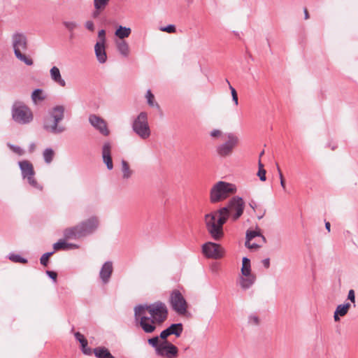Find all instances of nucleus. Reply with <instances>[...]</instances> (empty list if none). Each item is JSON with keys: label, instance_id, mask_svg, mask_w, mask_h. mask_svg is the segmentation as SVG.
I'll list each match as a JSON object with an SVG mask.
<instances>
[{"label": "nucleus", "instance_id": "10", "mask_svg": "<svg viewBox=\"0 0 358 358\" xmlns=\"http://www.w3.org/2000/svg\"><path fill=\"white\" fill-rule=\"evenodd\" d=\"M225 142L216 148L218 155L222 157L230 155L238 143V138L233 133L224 134Z\"/></svg>", "mask_w": 358, "mask_h": 358}, {"label": "nucleus", "instance_id": "23", "mask_svg": "<svg viewBox=\"0 0 358 358\" xmlns=\"http://www.w3.org/2000/svg\"><path fill=\"white\" fill-rule=\"evenodd\" d=\"M96 358H114L109 350L105 347H97L93 350Z\"/></svg>", "mask_w": 358, "mask_h": 358}, {"label": "nucleus", "instance_id": "19", "mask_svg": "<svg viewBox=\"0 0 358 358\" xmlns=\"http://www.w3.org/2000/svg\"><path fill=\"white\" fill-rule=\"evenodd\" d=\"M51 79L61 87L66 86L65 80L62 78L60 71L58 67L53 66L50 70Z\"/></svg>", "mask_w": 358, "mask_h": 358}, {"label": "nucleus", "instance_id": "53", "mask_svg": "<svg viewBox=\"0 0 358 358\" xmlns=\"http://www.w3.org/2000/svg\"><path fill=\"white\" fill-rule=\"evenodd\" d=\"M277 169H278V174H279V178H280V180H284V178H283V175L281 172V170L280 169L279 166H277Z\"/></svg>", "mask_w": 358, "mask_h": 358}, {"label": "nucleus", "instance_id": "37", "mask_svg": "<svg viewBox=\"0 0 358 358\" xmlns=\"http://www.w3.org/2000/svg\"><path fill=\"white\" fill-rule=\"evenodd\" d=\"M260 323L259 317L255 314H251L248 317V324L250 325L258 326Z\"/></svg>", "mask_w": 358, "mask_h": 358}, {"label": "nucleus", "instance_id": "43", "mask_svg": "<svg viewBox=\"0 0 358 358\" xmlns=\"http://www.w3.org/2000/svg\"><path fill=\"white\" fill-rule=\"evenodd\" d=\"M96 43H106V31L101 29L98 33V41Z\"/></svg>", "mask_w": 358, "mask_h": 358}, {"label": "nucleus", "instance_id": "11", "mask_svg": "<svg viewBox=\"0 0 358 358\" xmlns=\"http://www.w3.org/2000/svg\"><path fill=\"white\" fill-rule=\"evenodd\" d=\"M169 301L172 309L178 315H185L186 313L187 304L180 291L177 289L173 290L171 294Z\"/></svg>", "mask_w": 358, "mask_h": 358}, {"label": "nucleus", "instance_id": "51", "mask_svg": "<svg viewBox=\"0 0 358 358\" xmlns=\"http://www.w3.org/2000/svg\"><path fill=\"white\" fill-rule=\"evenodd\" d=\"M36 149V145L34 143H31L29 145V151L30 152H33Z\"/></svg>", "mask_w": 358, "mask_h": 358}, {"label": "nucleus", "instance_id": "48", "mask_svg": "<svg viewBox=\"0 0 358 358\" xmlns=\"http://www.w3.org/2000/svg\"><path fill=\"white\" fill-rule=\"evenodd\" d=\"M46 274L48 275L49 278H50L55 282H56L57 277V273L56 272L52 271H46Z\"/></svg>", "mask_w": 358, "mask_h": 358}, {"label": "nucleus", "instance_id": "44", "mask_svg": "<svg viewBox=\"0 0 358 358\" xmlns=\"http://www.w3.org/2000/svg\"><path fill=\"white\" fill-rule=\"evenodd\" d=\"M210 135L213 138H224V136H223V134L222 131L219 129H213L210 131Z\"/></svg>", "mask_w": 358, "mask_h": 358}, {"label": "nucleus", "instance_id": "59", "mask_svg": "<svg viewBox=\"0 0 358 358\" xmlns=\"http://www.w3.org/2000/svg\"><path fill=\"white\" fill-rule=\"evenodd\" d=\"M305 19L307 20L309 18V15L308 10L306 9L304 10Z\"/></svg>", "mask_w": 358, "mask_h": 358}, {"label": "nucleus", "instance_id": "2", "mask_svg": "<svg viewBox=\"0 0 358 358\" xmlns=\"http://www.w3.org/2000/svg\"><path fill=\"white\" fill-rule=\"evenodd\" d=\"M134 310L136 324L145 334L153 333L168 317V308L159 301L151 304L137 305Z\"/></svg>", "mask_w": 358, "mask_h": 358}, {"label": "nucleus", "instance_id": "4", "mask_svg": "<svg viewBox=\"0 0 358 358\" xmlns=\"http://www.w3.org/2000/svg\"><path fill=\"white\" fill-rule=\"evenodd\" d=\"M65 108L62 105L54 106L48 111V115L43 118V129L48 133L57 135L62 134L66 128L59 124L64 118Z\"/></svg>", "mask_w": 358, "mask_h": 358}, {"label": "nucleus", "instance_id": "5", "mask_svg": "<svg viewBox=\"0 0 358 358\" xmlns=\"http://www.w3.org/2000/svg\"><path fill=\"white\" fill-rule=\"evenodd\" d=\"M236 192V187L234 184L219 181L215 183L210 189V202L217 203L224 200Z\"/></svg>", "mask_w": 358, "mask_h": 358}, {"label": "nucleus", "instance_id": "38", "mask_svg": "<svg viewBox=\"0 0 358 358\" xmlns=\"http://www.w3.org/2000/svg\"><path fill=\"white\" fill-rule=\"evenodd\" d=\"M159 336H155L152 338H150L148 340V343L149 345H150L152 347L155 348V350L157 351V349H158L160 347V344L159 343Z\"/></svg>", "mask_w": 358, "mask_h": 358}, {"label": "nucleus", "instance_id": "63", "mask_svg": "<svg viewBox=\"0 0 358 358\" xmlns=\"http://www.w3.org/2000/svg\"><path fill=\"white\" fill-rule=\"evenodd\" d=\"M226 83H227L229 85H231L229 81L227 79H226Z\"/></svg>", "mask_w": 358, "mask_h": 358}, {"label": "nucleus", "instance_id": "39", "mask_svg": "<svg viewBox=\"0 0 358 358\" xmlns=\"http://www.w3.org/2000/svg\"><path fill=\"white\" fill-rule=\"evenodd\" d=\"M103 162L106 165L108 170L113 169V164L111 156H102Z\"/></svg>", "mask_w": 358, "mask_h": 358}, {"label": "nucleus", "instance_id": "7", "mask_svg": "<svg viewBox=\"0 0 358 358\" xmlns=\"http://www.w3.org/2000/svg\"><path fill=\"white\" fill-rule=\"evenodd\" d=\"M133 131L141 139H148L151 135L148 114L146 112H141L131 123Z\"/></svg>", "mask_w": 358, "mask_h": 358}, {"label": "nucleus", "instance_id": "34", "mask_svg": "<svg viewBox=\"0 0 358 358\" xmlns=\"http://www.w3.org/2000/svg\"><path fill=\"white\" fill-rule=\"evenodd\" d=\"M110 0H94V6L96 10H104Z\"/></svg>", "mask_w": 358, "mask_h": 358}, {"label": "nucleus", "instance_id": "17", "mask_svg": "<svg viewBox=\"0 0 358 358\" xmlns=\"http://www.w3.org/2000/svg\"><path fill=\"white\" fill-rule=\"evenodd\" d=\"M256 275L250 274L248 275H241L238 278V284L243 290L249 289L256 282Z\"/></svg>", "mask_w": 358, "mask_h": 358}, {"label": "nucleus", "instance_id": "55", "mask_svg": "<svg viewBox=\"0 0 358 358\" xmlns=\"http://www.w3.org/2000/svg\"><path fill=\"white\" fill-rule=\"evenodd\" d=\"M259 237L262 239L263 243H266V237L264 235H262L261 233H260V235L259 236Z\"/></svg>", "mask_w": 358, "mask_h": 358}, {"label": "nucleus", "instance_id": "21", "mask_svg": "<svg viewBox=\"0 0 358 358\" xmlns=\"http://www.w3.org/2000/svg\"><path fill=\"white\" fill-rule=\"evenodd\" d=\"M75 338L77 341H79L81 345L82 352L87 355H91L92 352V350L90 348L87 347V341L84 337V336L80 332H76L74 334Z\"/></svg>", "mask_w": 358, "mask_h": 358}, {"label": "nucleus", "instance_id": "56", "mask_svg": "<svg viewBox=\"0 0 358 358\" xmlns=\"http://www.w3.org/2000/svg\"><path fill=\"white\" fill-rule=\"evenodd\" d=\"M330 227H331V224L329 222H325V228L329 232L330 231Z\"/></svg>", "mask_w": 358, "mask_h": 358}, {"label": "nucleus", "instance_id": "15", "mask_svg": "<svg viewBox=\"0 0 358 358\" xmlns=\"http://www.w3.org/2000/svg\"><path fill=\"white\" fill-rule=\"evenodd\" d=\"M113 271V266L111 261L106 262L102 265L99 271V277L103 284H107L110 281Z\"/></svg>", "mask_w": 358, "mask_h": 358}, {"label": "nucleus", "instance_id": "14", "mask_svg": "<svg viewBox=\"0 0 358 358\" xmlns=\"http://www.w3.org/2000/svg\"><path fill=\"white\" fill-rule=\"evenodd\" d=\"M178 350L173 344L167 341L160 343V347L157 349V355L166 358H174L178 355Z\"/></svg>", "mask_w": 358, "mask_h": 358}, {"label": "nucleus", "instance_id": "58", "mask_svg": "<svg viewBox=\"0 0 358 358\" xmlns=\"http://www.w3.org/2000/svg\"><path fill=\"white\" fill-rule=\"evenodd\" d=\"M258 166H259V170L264 169V165H263V164L261 162V161H260V160L259 161Z\"/></svg>", "mask_w": 358, "mask_h": 358}, {"label": "nucleus", "instance_id": "26", "mask_svg": "<svg viewBox=\"0 0 358 358\" xmlns=\"http://www.w3.org/2000/svg\"><path fill=\"white\" fill-rule=\"evenodd\" d=\"M131 29L129 27L119 26V27L115 30V35L118 37L120 39H124L127 38L131 34Z\"/></svg>", "mask_w": 358, "mask_h": 358}, {"label": "nucleus", "instance_id": "60", "mask_svg": "<svg viewBox=\"0 0 358 358\" xmlns=\"http://www.w3.org/2000/svg\"><path fill=\"white\" fill-rule=\"evenodd\" d=\"M265 213H266V210H264V211L263 212V213H262V214H259V216H257V218H258L259 220H261L262 218H263V217H264V215H265Z\"/></svg>", "mask_w": 358, "mask_h": 358}, {"label": "nucleus", "instance_id": "41", "mask_svg": "<svg viewBox=\"0 0 358 358\" xmlns=\"http://www.w3.org/2000/svg\"><path fill=\"white\" fill-rule=\"evenodd\" d=\"M229 90L231 91L232 100L234 103V105L237 106L238 105V94L236 90L234 87H233L231 85H229Z\"/></svg>", "mask_w": 358, "mask_h": 358}, {"label": "nucleus", "instance_id": "8", "mask_svg": "<svg viewBox=\"0 0 358 358\" xmlns=\"http://www.w3.org/2000/svg\"><path fill=\"white\" fill-rule=\"evenodd\" d=\"M12 117L20 124H28L32 122L34 115L27 105L21 102H15L12 107Z\"/></svg>", "mask_w": 358, "mask_h": 358}, {"label": "nucleus", "instance_id": "49", "mask_svg": "<svg viewBox=\"0 0 358 358\" xmlns=\"http://www.w3.org/2000/svg\"><path fill=\"white\" fill-rule=\"evenodd\" d=\"M85 26L86 29H87L90 31H93L94 29V24L92 21H90V20L87 21L85 24Z\"/></svg>", "mask_w": 358, "mask_h": 358}, {"label": "nucleus", "instance_id": "61", "mask_svg": "<svg viewBox=\"0 0 358 358\" xmlns=\"http://www.w3.org/2000/svg\"><path fill=\"white\" fill-rule=\"evenodd\" d=\"M69 38L71 39L73 38H74V31H72V32H69Z\"/></svg>", "mask_w": 358, "mask_h": 358}, {"label": "nucleus", "instance_id": "46", "mask_svg": "<svg viewBox=\"0 0 358 358\" xmlns=\"http://www.w3.org/2000/svg\"><path fill=\"white\" fill-rule=\"evenodd\" d=\"M266 171L265 169L259 170L257 172V176H259L261 181H265L266 180Z\"/></svg>", "mask_w": 358, "mask_h": 358}, {"label": "nucleus", "instance_id": "50", "mask_svg": "<svg viewBox=\"0 0 358 358\" xmlns=\"http://www.w3.org/2000/svg\"><path fill=\"white\" fill-rule=\"evenodd\" d=\"M262 264L266 268H268L270 266V259L266 258L262 260Z\"/></svg>", "mask_w": 358, "mask_h": 358}, {"label": "nucleus", "instance_id": "52", "mask_svg": "<svg viewBox=\"0 0 358 358\" xmlns=\"http://www.w3.org/2000/svg\"><path fill=\"white\" fill-rule=\"evenodd\" d=\"M102 10H94L92 13V16L93 17H97L99 15V13Z\"/></svg>", "mask_w": 358, "mask_h": 358}, {"label": "nucleus", "instance_id": "57", "mask_svg": "<svg viewBox=\"0 0 358 358\" xmlns=\"http://www.w3.org/2000/svg\"><path fill=\"white\" fill-rule=\"evenodd\" d=\"M280 185L283 188V189H286L285 180H280Z\"/></svg>", "mask_w": 358, "mask_h": 358}, {"label": "nucleus", "instance_id": "45", "mask_svg": "<svg viewBox=\"0 0 358 358\" xmlns=\"http://www.w3.org/2000/svg\"><path fill=\"white\" fill-rule=\"evenodd\" d=\"M170 335H171L170 331H169V329L166 328V329L163 330L160 333V335L159 337L161 338L162 340H166L167 338V337L169 336Z\"/></svg>", "mask_w": 358, "mask_h": 358}, {"label": "nucleus", "instance_id": "62", "mask_svg": "<svg viewBox=\"0 0 358 358\" xmlns=\"http://www.w3.org/2000/svg\"><path fill=\"white\" fill-rule=\"evenodd\" d=\"M264 154V150L262 151L259 154V157H261Z\"/></svg>", "mask_w": 358, "mask_h": 358}, {"label": "nucleus", "instance_id": "36", "mask_svg": "<svg viewBox=\"0 0 358 358\" xmlns=\"http://www.w3.org/2000/svg\"><path fill=\"white\" fill-rule=\"evenodd\" d=\"M7 146L12 150L14 153L17 154L19 156H22L24 154V150L18 145H13L10 143H7Z\"/></svg>", "mask_w": 358, "mask_h": 358}, {"label": "nucleus", "instance_id": "47", "mask_svg": "<svg viewBox=\"0 0 358 358\" xmlns=\"http://www.w3.org/2000/svg\"><path fill=\"white\" fill-rule=\"evenodd\" d=\"M348 299L350 300L352 303H355V294L353 289H350L348 292Z\"/></svg>", "mask_w": 358, "mask_h": 358}, {"label": "nucleus", "instance_id": "40", "mask_svg": "<svg viewBox=\"0 0 358 358\" xmlns=\"http://www.w3.org/2000/svg\"><path fill=\"white\" fill-rule=\"evenodd\" d=\"M54 253V251L49 252L43 254L41 257L40 258V262L42 265L46 266L48 262L49 257L52 255Z\"/></svg>", "mask_w": 358, "mask_h": 358}, {"label": "nucleus", "instance_id": "24", "mask_svg": "<svg viewBox=\"0 0 358 358\" xmlns=\"http://www.w3.org/2000/svg\"><path fill=\"white\" fill-rule=\"evenodd\" d=\"M116 46L118 52L124 57L129 55V47L128 43L124 41H119L116 42Z\"/></svg>", "mask_w": 358, "mask_h": 358}, {"label": "nucleus", "instance_id": "20", "mask_svg": "<svg viewBox=\"0 0 358 358\" xmlns=\"http://www.w3.org/2000/svg\"><path fill=\"white\" fill-rule=\"evenodd\" d=\"M350 306H351V305L350 303H345L343 304L338 305L336 307V310L334 312V320L336 322L339 321L340 317H343L348 313Z\"/></svg>", "mask_w": 358, "mask_h": 358}, {"label": "nucleus", "instance_id": "33", "mask_svg": "<svg viewBox=\"0 0 358 358\" xmlns=\"http://www.w3.org/2000/svg\"><path fill=\"white\" fill-rule=\"evenodd\" d=\"M8 259L15 263H22L25 264L27 262V259L22 257L20 255L17 254L10 253L8 255Z\"/></svg>", "mask_w": 358, "mask_h": 358}, {"label": "nucleus", "instance_id": "42", "mask_svg": "<svg viewBox=\"0 0 358 358\" xmlns=\"http://www.w3.org/2000/svg\"><path fill=\"white\" fill-rule=\"evenodd\" d=\"M160 30L162 31L167 32L169 34L175 33L176 31V27L173 24H169L166 27H162L160 28Z\"/></svg>", "mask_w": 358, "mask_h": 358}, {"label": "nucleus", "instance_id": "3", "mask_svg": "<svg viewBox=\"0 0 358 358\" xmlns=\"http://www.w3.org/2000/svg\"><path fill=\"white\" fill-rule=\"evenodd\" d=\"M99 227V218L92 216L74 227L66 228L63 235L65 239H79L94 234Z\"/></svg>", "mask_w": 358, "mask_h": 358}, {"label": "nucleus", "instance_id": "12", "mask_svg": "<svg viewBox=\"0 0 358 358\" xmlns=\"http://www.w3.org/2000/svg\"><path fill=\"white\" fill-rule=\"evenodd\" d=\"M202 252L207 257L217 259L222 257V248L219 244L207 242L202 245Z\"/></svg>", "mask_w": 358, "mask_h": 358}, {"label": "nucleus", "instance_id": "54", "mask_svg": "<svg viewBox=\"0 0 358 358\" xmlns=\"http://www.w3.org/2000/svg\"><path fill=\"white\" fill-rule=\"evenodd\" d=\"M249 206L250 208H252L254 210H255L257 205L254 201H252L249 203Z\"/></svg>", "mask_w": 358, "mask_h": 358}, {"label": "nucleus", "instance_id": "30", "mask_svg": "<svg viewBox=\"0 0 358 358\" xmlns=\"http://www.w3.org/2000/svg\"><path fill=\"white\" fill-rule=\"evenodd\" d=\"M54 156V150L50 148L45 149L43 152V159L46 164H50L53 160Z\"/></svg>", "mask_w": 358, "mask_h": 358}, {"label": "nucleus", "instance_id": "16", "mask_svg": "<svg viewBox=\"0 0 358 358\" xmlns=\"http://www.w3.org/2000/svg\"><path fill=\"white\" fill-rule=\"evenodd\" d=\"M260 235V229L257 227V230L248 229L245 234V246L249 249H258L262 245L257 243H251L250 241L255 237H259Z\"/></svg>", "mask_w": 358, "mask_h": 358}, {"label": "nucleus", "instance_id": "35", "mask_svg": "<svg viewBox=\"0 0 358 358\" xmlns=\"http://www.w3.org/2000/svg\"><path fill=\"white\" fill-rule=\"evenodd\" d=\"M112 144L109 141H106L102 146V156H111Z\"/></svg>", "mask_w": 358, "mask_h": 358}, {"label": "nucleus", "instance_id": "28", "mask_svg": "<svg viewBox=\"0 0 358 358\" xmlns=\"http://www.w3.org/2000/svg\"><path fill=\"white\" fill-rule=\"evenodd\" d=\"M241 275H248L252 273L250 260L248 257H243L242 259Z\"/></svg>", "mask_w": 358, "mask_h": 358}, {"label": "nucleus", "instance_id": "9", "mask_svg": "<svg viewBox=\"0 0 358 358\" xmlns=\"http://www.w3.org/2000/svg\"><path fill=\"white\" fill-rule=\"evenodd\" d=\"M18 165L21 171L22 178L26 179L27 180V182L33 188L42 190L43 187L38 183L37 180L34 178L35 171L34 169L33 164L28 160H22L18 162Z\"/></svg>", "mask_w": 358, "mask_h": 358}, {"label": "nucleus", "instance_id": "18", "mask_svg": "<svg viewBox=\"0 0 358 358\" xmlns=\"http://www.w3.org/2000/svg\"><path fill=\"white\" fill-rule=\"evenodd\" d=\"M94 52L98 62L100 64H104L107 60L105 43H96Z\"/></svg>", "mask_w": 358, "mask_h": 358}, {"label": "nucleus", "instance_id": "31", "mask_svg": "<svg viewBox=\"0 0 358 358\" xmlns=\"http://www.w3.org/2000/svg\"><path fill=\"white\" fill-rule=\"evenodd\" d=\"M62 24L69 32L74 31L79 27V24L76 21L64 20Z\"/></svg>", "mask_w": 358, "mask_h": 358}, {"label": "nucleus", "instance_id": "13", "mask_svg": "<svg viewBox=\"0 0 358 358\" xmlns=\"http://www.w3.org/2000/svg\"><path fill=\"white\" fill-rule=\"evenodd\" d=\"M89 122L103 136H108L110 134L107 123L102 117L95 114H91L89 116Z\"/></svg>", "mask_w": 358, "mask_h": 358}, {"label": "nucleus", "instance_id": "1", "mask_svg": "<svg viewBox=\"0 0 358 358\" xmlns=\"http://www.w3.org/2000/svg\"><path fill=\"white\" fill-rule=\"evenodd\" d=\"M245 209V202L242 197L234 196L227 205L219 210L208 213L204 220L206 229L211 237L220 240L224 235L223 225L231 217L233 221L238 220L243 215Z\"/></svg>", "mask_w": 358, "mask_h": 358}, {"label": "nucleus", "instance_id": "29", "mask_svg": "<svg viewBox=\"0 0 358 358\" xmlns=\"http://www.w3.org/2000/svg\"><path fill=\"white\" fill-rule=\"evenodd\" d=\"M145 98L147 99V103L150 107H155L157 109H159V105L157 102L155 101V96L152 93L150 90H148L145 94Z\"/></svg>", "mask_w": 358, "mask_h": 358}, {"label": "nucleus", "instance_id": "6", "mask_svg": "<svg viewBox=\"0 0 358 358\" xmlns=\"http://www.w3.org/2000/svg\"><path fill=\"white\" fill-rule=\"evenodd\" d=\"M12 43L15 57L27 66L33 65L32 59L21 52L22 50L24 51L27 49V36L22 33H15L12 36Z\"/></svg>", "mask_w": 358, "mask_h": 358}, {"label": "nucleus", "instance_id": "27", "mask_svg": "<svg viewBox=\"0 0 358 358\" xmlns=\"http://www.w3.org/2000/svg\"><path fill=\"white\" fill-rule=\"evenodd\" d=\"M168 329L171 335H175L176 337H180L183 331V326L182 323H175L171 324Z\"/></svg>", "mask_w": 358, "mask_h": 358}, {"label": "nucleus", "instance_id": "22", "mask_svg": "<svg viewBox=\"0 0 358 358\" xmlns=\"http://www.w3.org/2000/svg\"><path fill=\"white\" fill-rule=\"evenodd\" d=\"M53 248L55 250H69L71 249L78 248V245L73 243H69L66 242L64 240L60 239L57 243L53 244Z\"/></svg>", "mask_w": 358, "mask_h": 358}, {"label": "nucleus", "instance_id": "32", "mask_svg": "<svg viewBox=\"0 0 358 358\" xmlns=\"http://www.w3.org/2000/svg\"><path fill=\"white\" fill-rule=\"evenodd\" d=\"M31 99L34 102L37 101H43L45 99V96L43 95V90L41 89L35 90L31 94Z\"/></svg>", "mask_w": 358, "mask_h": 358}, {"label": "nucleus", "instance_id": "25", "mask_svg": "<svg viewBox=\"0 0 358 358\" xmlns=\"http://www.w3.org/2000/svg\"><path fill=\"white\" fill-rule=\"evenodd\" d=\"M121 171L122 173V178L128 180L133 174V171L130 169L128 162L124 159L121 161Z\"/></svg>", "mask_w": 358, "mask_h": 358}]
</instances>
